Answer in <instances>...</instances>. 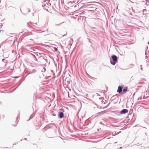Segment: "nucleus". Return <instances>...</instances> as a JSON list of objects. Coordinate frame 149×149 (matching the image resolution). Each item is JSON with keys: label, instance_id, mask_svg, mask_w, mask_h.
Returning a JSON list of instances; mask_svg holds the SVG:
<instances>
[{"label": "nucleus", "instance_id": "obj_5", "mask_svg": "<svg viewBox=\"0 0 149 149\" xmlns=\"http://www.w3.org/2000/svg\"><path fill=\"white\" fill-rule=\"evenodd\" d=\"M59 116L61 118H62L64 117V114L63 112H61L60 113Z\"/></svg>", "mask_w": 149, "mask_h": 149}, {"label": "nucleus", "instance_id": "obj_6", "mask_svg": "<svg viewBox=\"0 0 149 149\" xmlns=\"http://www.w3.org/2000/svg\"><path fill=\"white\" fill-rule=\"evenodd\" d=\"M54 50L55 51H57L58 50V49H57V48H56V47H54Z\"/></svg>", "mask_w": 149, "mask_h": 149}, {"label": "nucleus", "instance_id": "obj_4", "mask_svg": "<svg viewBox=\"0 0 149 149\" xmlns=\"http://www.w3.org/2000/svg\"><path fill=\"white\" fill-rule=\"evenodd\" d=\"M127 87H125L123 89V92L122 93H121V94H124L125 93H126V92H127Z\"/></svg>", "mask_w": 149, "mask_h": 149}, {"label": "nucleus", "instance_id": "obj_1", "mask_svg": "<svg viewBox=\"0 0 149 149\" xmlns=\"http://www.w3.org/2000/svg\"><path fill=\"white\" fill-rule=\"evenodd\" d=\"M117 57L116 55H113L112 56V59L111 60L110 63L112 65H114L116 63Z\"/></svg>", "mask_w": 149, "mask_h": 149}, {"label": "nucleus", "instance_id": "obj_2", "mask_svg": "<svg viewBox=\"0 0 149 149\" xmlns=\"http://www.w3.org/2000/svg\"><path fill=\"white\" fill-rule=\"evenodd\" d=\"M123 87H121L120 86H119L117 91V92L119 93H121L122 91V89Z\"/></svg>", "mask_w": 149, "mask_h": 149}, {"label": "nucleus", "instance_id": "obj_3", "mask_svg": "<svg viewBox=\"0 0 149 149\" xmlns=\"http://www.w3.org/2000/svg\"><path fill=\"white\" fill-rule=\"evenodd\" d=\"M128 112V110L126 109H123L122 110L120 113L121 114H125L126 113H127Z\"/></svg>", "mask_w": 149, "mask_h": 149}]
</instances>
